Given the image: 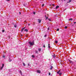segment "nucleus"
<instances>
[{"mask_svg": "<svg viewBox=\"0 0 76 76\" xmlns=\"http://www.w3.org/2000/svg\"><path fill=\"white\" fill-rule=\"evenodd\" d=\"M61 70H59V71L57 72V74H58L59 76H61V75H62V73L61 72Z\"/></svg>", "mask_w": 76, "mask_h": 76, "instance_id": "obj_1", "label": "nucleus"}, {"mask_svg": "<svg viewBox=\"0 0 76 76\" xmlns=\"http://www.w3.org/2000/svg\"><path fill=\"white\" fill-rule=\"evenodd\" d=\"M29 43L31 45H33L34 44V42L33 41L32 42H29Z\"/></svg>", "mask_w": 76, "mask_h": 76, "instance_id": "obj_2", "label": "nucleus"}, {"mask_svg": "<svg viewBox=\"0 0 76 76\" xmlns=\"http://www.w3.org/2000/svg\"><path fill=\"white\" fill-rule=\"evenodd\" d=\"M69 61L70 62V63H71V64H73V61H71V60H69Z\"/></svg>", "mask_w": 76, "mask_h": 76, "instance_id": "obj_3", "label": "nucleus"}, {"mask_svg": "<svg viewBox=\"0 0 76 76\" xmlns=\"http://www.w3.org/2000/svg\"><path fill=\"white\" fill-rule=\"evenodd\" d=\"M37 73H41V71H40V70H37Z\"/></svg>", "mask_w": 76, "mask_h": 76, "instance_id": "obj_4", "label": "nucleus"}, {"mask_svg": "<svg viewBox=\"0 0 76 76\" xmlns=\"http://www.w3.org/2000/svg\"><path fill=\"white\" fill-rule=\"evenodd\" d=\"M38 20L39 21V23H41V20L39 19Z\"/></svg>", "mask_w": 76, "mask_h": 76, "instance_id": "obj_5", "label": "nucleus"}, {"mask_svg": "<svg viewBox=\"0 0 76 76\" xmlns=\"http://www.w3.org/2000/svg\"><path fill=\"white\" fill-rule=\"evenodd\" d=\"M25 27L23 28L22 29L21 32H23V31L24 30V29H25Z\"/></svg>", "mask_w": 76, "mask_h": 76, "instance_id": "obj_6", "label": "nucleus"}, {"mask_svg": "<svg viewBox=\"0 0 76 76\" xmlns=\"http://www.w3.org/2000/svg\"><path fill=\"white\" fill-rule=\"evenodd\" d=\"M39 51V52H40V51H41V49L40 48H39L38 49Z\"/></svg>", "mask_w": 76, "mask_h": 76, "instance_id": "obj_7", "label": "nucleus"}, {"mask_svg": "<svg viewBox=\"0 0 76 76\" xmlns=\"http://www.w3.org/2000/svg\"><path fill=\"white\" fill-rule=\"evenodd\" d=\"M50 67V69L52 70V69H53V66H51Z\"/></svg>", "mask_w": 76, "mask_h": 76, "instance_id": "obj_8", "label": "nucleus"}, {"mask_svg": "<svg viewBox=\"0 0 76 76\" xmlns=\"http://www.w3.org/2000/svg\"><path fill=\"white\" fill-rule=\"evenodd\" d=\"M20 73L21 75H22V71L21 70L20 71Z\"/></svg>", "mask_w": 76, "mask_h": 76, "instance_id": "obj_9", "label": "nucleus"}, {"mask_svg": "<svg viewBox=\"0 0 76 76\" xmlns=\"http://www.w3.org/2000/svg\"><path fill=\"white\" fill-rule=\"evenodd\" d=\"M12 61V60L10 59V58H9L8 60L10 62V61Z\"/></svg>", "mask_w": 76, "mask_h": 76, "instance_id": "obj_10", "label": "nucleus"}, {"mask_svg": "<svg viewBox=\"0 0 76 76\" xmlns=\"http://www.w3.org/2000/svg\"><path fill=\"white\" fill-rule=\"evenodd\" d=\"M24 31L26 32H28V30L27 29H25L24 30Z\"/></svg>", "mask_w": 76, "mask_h": 76, "instance_id": "obj_11", "label": "nucleus"}, {"mask_svg": "<svg viewBox=\"0 0 76 76\" xmlns=\"http://www.w3.org/2000/svg\"><path fill=\"white\" fill-rule=\"evenodd\" d=\"M52 56H53V58H56V56L55 55V54H54V55H53Z\"/></svg>", "mask_w": 76, "mask_h": 76, "instance_id": "obj_12", "label": "nucleus"}, {"mask_svg": "<svg viewBox=\"0 0 76 76\" xmlns=\"http://www.w3.org/2000/svg\"><path fill=\"white\" fill-rule=\"evenodd\" d=\"M58 7H59V6H56V9H57V8H58Z\"/></svg>", "mask_w": 76, "mask_h": 76, "instance_id": "obj_13", "label": "nucleus"}, {"mask_svg": "<svg viewBox=\"0 0 76 76\" xmlns=\"http://www.w3.org/2000/svg\"><path fill=\"white\" fill-rule=\"evenodd\" d=\"M48 47L49 48H50V44H48Z\"/></svg>", "mask_w": 76, "mask_h": 76, "instance_id": "obj_14", "label": "nucleus"}, {"mask_svg": "<svg viewBox=\"0 0 76 76\" xmlns=\"http://www.w3.org/2000/svg\"><path fill=\"white\" fill-rule=\"evenodd\" d=\"M23 64L24 66H26V65H25V63H24V62H23Z\"/></svg>", "mask_w": 76, "mask_h": 76, "instance_id": "obj_15", "label": "nucleus"}, {"mask_svg": "<svg viewBox=\"0 0 76 76\" xmlns=\"http://www.w3.org/2000/svg\"><path fill=\"white\" fill-rule=\"evenodd\" d=\"M69 21H71V20H72V19L70 18L69 19Z\"/></svg>", "mask_w": 76, "mask_h": 76, "instance_id": "obj_16", "label": "nucleus"}, {"mask_svg": "<svg viewBox=\"0 0 76 76\" xmlns=\"http://www.w3.org/2000/svg\"><path fill=\"white\" fill-rule=\"evenodd\" d=\"M69 0V1L67 3H70L72 1L71 0Z\"/></svg>", "mask_w": 76, "mask_h": 76, "instance_id": "obj_17", "label": "nucleus"}, {"mask_svg": "<svg viewBox=\"0 0 76 76\" xmlns=\"http://www.w3.org/2000/svg\"><path fill=\"white\" fill-rule=\"evenodd\" d=\"M3 67H1V68H0V69L1 70H2L3 69Z\"/></svg>", "mask_w": 76, "mask_h": 76, "instance_id": "obj_18", "label": "nucleus"}, {"mask_svg": "<svg viewBox=\"0 0 76 76\" xmlns=\"http://www.w3.org/2000/svg\"><path fill=\"white\" fill-rule=\"evenodd\" d=\"M67 26H65V29H67Z\"/></svg>", "mask_w": 76, "mask_h": 76, "instance_id": "obj_19", "label": "nucleus"}, {"mask_svg": "<svg viewBox=\"0 0 76 76\" xmlns=\"http://www.w3.org/2000/svg\"><path fill=\"white\" fill-rule=\"evenodd\" d=\"M32 57H33V58H34V57H35L34 56V55H33L32 56Z\"/></svg>", "mask_w": 76, "mask_h": 76, "instance_id": "obj_20", "label": "nucleus"}, {"mask_svg": "<svg viewBox=\"0 0 76 76\" xmlns=\"http://www.w3.org/2000/svg\"><path fill=\"white\" fill-rule=\"evenodd\" d=\"M33 14H34V15H35V12H33Z\"/></svg>", "mask_w": 76, "mask_h": 76, "instance_id": "obj_21", "label": "nucleus"}, {"mask_svg": "<svg viewBox=\"0 0 76 76\" xmlns=\"http://www.w3.org/2000/svg\"><path fill=\"white\" fill-rule=\"evenodd\" d=\"M17 26H16V25H14V27L15 28H16Z\"/></svg>", "mask_w": 76, "mask_h": 76, "instance_id": "obj_22", "label": "nucleus"}, {"mask_svg": "<svg viewBox=\"0 0 76 76\" xmlns=\"http://www.w3.org/2000/svg\"><path fill=\"white\" fill-rule=\"evenodd\" d=\"M55 42L56 44H57L58 42V41H55Z\"/></svg>", "mask_w": 76, "mask_h": 76, "instance_id": "obj_23", "label": "nucleus"}, {"mask_svg": "<svg viewBox=\"0 0 76 76\" xmlns=\"http://www.w3.org/2000/svg\"><path fill=\"white\" fill-rule=\"evenodd\" d=\"M4 64H2V67H4Z\"/></svg>", "mask_w": 76, "mask_h": 76, "instance_id": "obj_24", "label": "nucleus"}, {"mask_svg": "<svg viewBox=\"0 0 76 76\" xmlns=\"http://www.w3.org/2000/svg\"><path fill=\"white\" fill-rule=\"evenodd\" d=\"M35 53H38V51L36 50V51H35Z\"/></svg>", "mask_w": 76, "mask_h": 76, "instance_id": "obj_25", "label": "nucleus"}, {"mask_svg": "<svg viewBox=\"0 0 76 76\" xmlns=\"http://www.w3.org/2000/svg\"><path fill=\"white\" fill-rule=\"evenodd\" d=\"M56 31H59V28H58L57 29Z\"/></svg>", "mask_w": 76, "mask_h": 76, "instance_id": "obj_26", "label": "nucleus"}, {"mask_svg": "<svg viewBox=\"0 0 76 76\" xmlns=\"http://www.w3.org/2000/svg\"><path fill=\"white\" fill-rule=\"evenodd\" d=\"M2 32H4V30H2Z\"/></svg>", "mask_w": 76, "mask_h": 76, "instance_id": "obj_27", "label": "nucleus"}, {"mask_svg": "<svg viewBox=\"0 0 76 76\" xmlns=\"http://www.w3.org/2000/svg\"><path fill=\"white\" fill-rule=\"evenodd\" d=\"M49 76H50V75H51V73H50V72L49 73Z\"/></svg>", "mask_w": 76, "mask_h": 76, "instance_id": "obj_28", "label": "nucleus"}, {"mask_svg": "<svg viewBox=\"0 0 76 76\" xmlns=\"http://www.w3.org/2000/svg\"><path fill=\"white\" fill-rule=\"evenodd\" d=\"M44 4H42V7H44Z\"/></svg>", "mask_w": 76, "mask_h": 76, "instance_id": "obj_29", "label": "nucleus"}, {"mask_svg": "<svg viewBox=\"0 0 76 76\" xmlns=\"http://www.w3.org/2000/svg\"><path fill=\"white\" fill-rule=\"evenodd\" d=\"M43 47L44 48H45V45H43Z\"/></svg>", "mask_w": 76, "mask_h": 76, "instance_id": "obj_30", "label": "nucleus"}, {"mask_svg": "<svg viewBox=\"0 0 76 76\" xmlns=\"http://www.w3.org/2000/svg\"><path fill=\"white\" fill-rule=\"evenodd\" d=\"M52 6H54L55 5L54 4H52Z\"/></svg>", "mask_w": 76, "mask_h": 76, "instance_id": "obj_31", "label": "nucleus"}, {"mask_svg": "<svg viewBox=\"0 0 76 76\" xmlns=\"http://www.w3.org/2000/svg\"><path fill=\"white\" fill-rule=\"evenodd\" d=\"M48 31H49V30H50V28H48Z\"/></svg>", "mask_w": 76, "mask_h": 76, "instance_id": "obj_32", "label": "nucleus"}, {"mask_svg": "<svg viewBox=\"0 0 76 76\" xmlns=\"http://www.w3.org/2000/svg\"><path fill=\"white\" fill-rule=\"evenodd\" d=\"M47 37V35H45L44 36V37Z\"/></svg>", "mask_w": 76, "mask_h": 76, "instance_id": "obj_33", "label": "nucleus"}, {"mask_svg": "<svg viewBox=\"0 0 76 76\" xmlns=\"http://www.w3.org/2000/svg\"><path fill=\"white\" fill-rule=\"evenodd\" d=\"M19 13L20 15L21 14V12H19Z\"/></svg>", "mask_w": 76, "mask_h": 76, "instance_id": "obj_34", "label": "nucleus"}, {"mask_svg": "<svg viewBox=\"0 0 76 76\" xmlns=\"http://www.w3.org/2000/svg\"><path fill=\"white\" fill-rule=\"evenodd\" d=\"M74 24H75V23H76V22H74Z\"/></svg>", "mask_w": 76, "mask_h": 76, "instance_id": "obj_35", "label": "nucleus"}, {"mask_svg": "<svg viewBox=\"0 0 76 76\" xmlns=\"http://www.w3.org/2000/svg\"><path fill=\"white\" fill-rule=\"evenodd\" d=\"M3 57L4 58L5 57V56L4 55V56H3Z\"/></svg>", "mask_w": 76, "mask_h": 76, "instance_id": "obj_36", "label": "nucleus"}, {"mask_svg": "<svg viewBox=\"0 0 76 76\" xmlns=\"http://www.w3.org/2000/svg\"><path fill=\"white\" fill-rule=\"evenodd\" d=\"M61 1H62V2H63V0H61Z\"/></svg>", "mask_w": 76, "mask_h": 76, "instance_id": "obj_37", "label": "nucleus"}, {"mask_svg": "<svg viewBox=\"0 0 76 76\" xmlns=\"http://www.w3.org/2000/svg\"><path fill=\"white\" fill-rule=\"evenodd\" d=\"M46 19H48V17H46Z\"/></svg>", "mask_w": 76, "mask_h": 76, "instance_id": "obj_38", "label": "nucleus"}, {"mask_svg": "<svg viewBox=\"0 0 76 76\" xmlns=\"http://www.w3.org/2000/svg\"><path fill=\"white\" fill-rule=\"evenodd\" d=\"M45 18H46L47 17H46V15H45Z\"/></svg>", "mask_w": 76, "mask_h": 76, "instance_id": "obj_39", "label": "nucleus"}, {"mask_svg": "<svg viewBox=\"0 0 76 76\" xmlns=\"http://www.w3.org/2000/svg\"><path fill=\"white\" fill-rule=\"evenodd\" d=\"M28 66H29V64H28Z\"/></svg>", "mask_w": 76, "mask_h": 76, "instance_id": "obj_40", "label": "nucleus"}, {"mask_svg": "<svg viewBox=\"0 0 76 76\" xmlns=\"http://www.w3.org/2000/svg\"><path fill=\"white\" fill-rule=\"evenodd\" d=\"M28 26L30 25V24H28Z\"/></svg>", "mask_w": 76, "mask_h": 76, "instance_id": "obj_41", "label": "nucleus"}, {"mask_svg": "<svg viewBox=\"0 0 76 76\" xmlns=\"http://www.w3.org/2000/svg\"><path fill=\"white\" fill-rule=\"evenodd\" d=\"M7 1H10V0H7Z\"/></svg>", "mask_w": 76, "mask_h": 76, "instance_id": "obj_42", "label": "nucleus"}, {"mask_svg": "<svg viewBox=\"0 0 76 76\" xmlns=\"http://www.w3.org/2000/svg\"><path fill=\"white\" fill-rule=\"evenodd\" d=\"M66 9H65V10H66Z\"/></svg>", "mask_w": 76, "mask_h": 76, "instance_id": "obj_43", "label": "nucleus"}, {"mask_svg": "<svg viewBox=\"0 0 76 76\" xmlns=\"http://www.w3.org/2000/svg\"><path fill=\"white\" fill-rule=\"evenodd\" d=\"M64 1H66V0H64Z\"/></svg>", "mask_w": 76, "mask_h": 76, "instance_id": "obj_44", "label": "nucleus"}, {"mask_svg": "<svg viewBox=\"0 0 76 76\" xmlns=\"http://www.w3.org/2000/svg\"><path fill=\"white\" fill-rule=\"evenodd\" d=\"M73 25H72V26H73Z\"/></svg>", "mask_w": 76, "mask_h": 76, "instance_id": "obj_45", "label": "nucleus"}]
</instances>
